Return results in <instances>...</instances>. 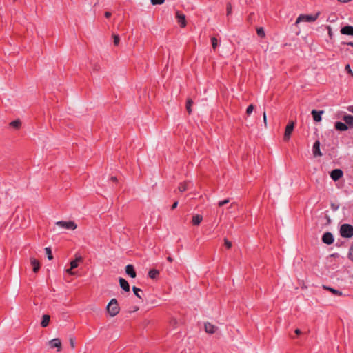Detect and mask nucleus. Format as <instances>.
Returning <instances> with one entry per match:
<instances>
[{"instance_id": "nucleus-3", "label": "nucleus", "mask_w": 353, "mask_h": 353, "mask_svg": "<svg viewBox=\"0 0 353 353\" xmlns=\"http://www.w3.org/2000/svg\"><path fill=\"white\" fill-rule=\"evenodd\" d=\"M320 15V12H317L315 14H300L296 20L295 23L298 24L301 21L305 22H314L315 21L319 16Z\"/></svg>"}, {"instance_id": "nucleus-6", "label": "nucleus", "mask_w": 353, "mask_h": 353, "mask_svg": "<svg viewBox=\"0 0 353 353\" xmlns=\"http://www.w3.org/2000/svg\"><path fill=\"white\" fill-rule=\"evenodd\" d=\"M175 17L177 20L178 23L181 28H184L186 26V19H185V15L181 12V11H176Z\"/></svg>"}, {"instance_id": "nucleus-43", "label": "nucleus", "mask_w": 353, "mask_h": 353, "mask_svg": "<svg viewBox=\"0 0 353 353\" xmlns=\"http://www.w3.org/2000/svg\"><path fill=\"white\" fill-rule=\"evenodd\" d=\"M263 121H264V123H265V125H266L267 117H266V113H265V112H263Z\"/></svg>"}, {"instance_id": "nucleus-22", "label": "nucleus", "mask_w": 353, "mask_h": 353, "mask_svg": "<svg viewBox=\"0 0 353 353\" xmlns=\"http://www.w3.org/2000/svg\"><path fill=\"white\" fill-rule=\"evenodd\" d=\"M50 316L48 314H43L41 322V326L42 327H46L50 323Z\"/></svg>"}, {"instance_id": "nucleus-4", "label": "nucleus", "mask_w": 353, "mask_h": 353, "mask_svg": "<svg viewBox=\"0 0 353 353\" xmlns=\"http://www.w3.org/2000/svg\"><path fill=\"white\" fill-rule=\"evenodd\" d=\"M56 225L62 228L71 230H75L77 227V225L73 221H59L56 223Z\"/></svg>"}, {"instance_id": "nucleus-14", "label": "nucleus", "mask_w": 353, "mask_h": 353, "mask_svg": "<svg viewBox=\"0 0 353 353\" xmlns=\"http://www.w3.org/2000/svg\"><path fill=\"white\" fill-rule=\"evenodd\" d=\"M205 330L206 332L210 334H214L217 330L218 327L210 323H205L204 325Z\"/></svg>"}, {"instance_id": "nucleus-39", "label": "nucleus", "mask_w": 353, "mask_h": 353, "mask_svg": "<svg viewBox=\"0 0 353 353\" xmlns=\"http://www.w3.org/2000/svg\"><path fill=\"white\" fill-rule=\"evenodd\" d=\"M345 70L347 71V72L350 74H351L352 77H353V72L352 70H351L350 68V66L349 64H347L345 68Z\"/></svg>"}, {"instance_id": "nucleus-36", "label": "nucleus", "mask_w": 353, "mask_h": 353, "mask_svg": "<svg viewBox=\"0 0 353 353\" xmlns=\"http://www.w3.org/2000/svg\"><path fill=\"white\" fill-rule=\"evenodd\" d=\"M253 110L254 105L252 104L249 105L246 109V114L249 116L253 112Z\"/></svg>"}, {"instance_id": "nucleus-2", "label": "nucleus", "mask_w": 353, "mask_h": 353, "mask_svg": "<svg viewBox=\"0 0 353 353\" xmlns=\"http://www.w3.org/2000/svg\"><path fill=\"white\" fill-rule=\"evenodd\" d=\"M340 234L344 238L353 236V226L348 223L343 224L340 228Z\"/></svg>"}, {"instance_id": "nucleus-38", "label": "nucleus", "mask_w": 353, "mask_h": 353, "mask_svg": "<svg viewBox=\"0 0 353 353\" xmlns=\"http://www.w3.org/2000/svg\"><path fill=\"white\" fill-rule=\"evenodd\" d=\"M224 244H225V245L226 246V248H227L228 249H230V248H231V247H232V243H231V241H229V240H228L227 239H224Z\"/></svg>"}, {"instance_id": "nucleus-52", "label": "nucleus", "mask_w": 353, "mask_h": 353, "mask_svg": "<svg viewBox=\"0 0 353 353\" xmlns=\"http://www.w3.org/2000/svg\"><path fill=\"white\" fill-rule=\"evenodd\" d=\"M337 208H338V207H336V206H334V207L332 208V209H333L334 210H337Z\"/></svg>"}, {"instance_id": "nucleus-53", "label": "nucleus", "mask_w": 353, "mask_h": 353, "mask_svg": "<svg viewBox=\"0 0 353 353\" xmlns=\"http://www.w3.org/2000/svg\"><path fill=\"white\" fill-rule=\"evenodd\" d=\"M329 34H332V32H331V29H330V28H329Z\"/></svg>"}, {"instance_id": "nucleus-37", "label": "nucleus", "mask_w": 353, "mask_h": 353, "mask_svg": "<svg viewBox=\"0 0 353 353\" xmlns=\"http://www.w3.org/2000/svg\"><path fill=\"white\" fill-rule=\"evenodd\" d=\"M229 202H230V199H224V200H223V201H219V203H218V205H219V207H222V206H223L224 205L228 204Z\"/></svg>"}, {"instance_id": "nucleus-17", "label": "nucleus", "mask_w": 353, "mask_h": 353, "mask_svg": "<svg viewBox=\"0 0 353 353\" xmlns=\"http://www.w3.org/2000/svg\"><path fill=\"white\" fill-rule=\"evenodd\" d=\"M343 121H345V124L350 127L353 128V116L350 114L345 115L343 118Z\"/></svg>"}, {"instance_id": "nucleus-27", "label": "nucleus", "mask_w": 353, "mask_h": 353, "mask_svg": "<svg viewBox=\"0 0 353 353\" xmlns=\"http://www.w3.org/2000/svg\"><path fill=\"white\" fill-rule=\"evenodd\" d=\"M132 291L137 297H138L140 299H142L141 296L140 294V292H142V290L140 288H139L136 286H133Z\"/></svg>"}, {"instance_id": "nucleus-45", "label": "nucleus", "mask_w": 353, "mask_h": 353, "mask_svg": "<svg viewBox=\"0 0 353 353\" xmlns=\"http://www.w3.org/2000/svg\"><path fill=\"white\" fill-rule=\"evenodd\" d=\"M340 3H345L351 1L352 0H338Z\"/></svg>"}, {"instance_id": "nucleus-12", "label": "nucleus", "mask_w": 353, "mask_h": 353, "mask_svg": "<svg viewBox=\"0 0 353 353\" xmlns=\"http://www.w3.org/2000/svg\"><path fill=\"white\" fill-rule=\"evenodd\" d=\"M340 32L342 34L353 36V26H345L341 29Z\"/></svg>"}, {"instance_id": "nucleus-47", "label": "nucleus", "mask_w": 353, "mask_h": 353, "mask_svg": "<svg viewBox=\"0 0 353 353\" xmlns=\"http://www.w3.org/2000/svg\"><path fill=\"white\" fill-rule=\"evenodd\" d=\"M294 332H295L296 334H297V335H299L301 333V331L300 329H296Z\"/></svg>"}, {"instance_id": "nucleus-34", "label": "nucleus", "mask_w": 353, "mask_h": 353, "mask_svg": "<svg viewBox=\"0 0 353 353\" xmlns=\"http://www.w3.org/2000/svg\"><path fill=\"white\" fill-rule=\"evenodd\" d=\"M152 5H161L165 2V0H150Z\"/></svg>"}, {"instance_id": "nucleus-18", "label": "nucleus", "mask_w": 353, "mask_h": 353, "mask_svg": "<svg viewBox=\"0 0 353 353\" xmlns=\"http://www.w3.org/2000/svg\"><path fill=\"white\" fill-rule=\"evenodd\" d=\"M203 221V216L201 214H194L192 216V223L193 225H199Z\"/></svg>"}, {"instance_id": "nucleus-28", "label": "nucleus", "mask_w": 353, "mask_h": 353, "mask_svg": "<svg viewBox=\"0 0 353 353\" xmlns=\"http://www.w3.org/2000/svg\"><path fill=\"white\" fill-rule=\"evenodd\" d=\"M46 254L49 260H52L53 259V256L52 254V250L50 248L47 247L45 248Z\"/></svg>"}, {"instance_id": "nucleus-42", "label": "nucleus", "mask_w": 353, "mask_h": 353, "mask_svg": "<svg viewBox=\"0 0 353 353\" xmlns=\"http://www.w3.org/2000/svg\"><path fill=\"white\" fill-rule=\"evenodd\" d=\"M177 205H178V201H175V202L172 204V205L171 206V209H172V210L175 209V208L177 207Z\"/></svg>"}, {"instance_id": "nucleus-54", "label": "nucleus", "mask_w": 353, "mask_h": 353, "mask_svg": "<svg viewBox=\"0 0 353 353\" xmlns=\"http://www.w3.org/2000/svg\"><path fill=\"white\" fill-rule=\"evenodd\" d=\"M17 0H13V1H16Z\"/></svg>"}, {"instance_id": "nucleus-31", "label": "nucleus", "mask_w": 353, "mask_h": 353, "mask_svg": "<svg viewBox=\"0 0 353 353\" xmlns=\"http://www.w3.org/2000/svg\"><path fill=\"white\" fill-rule=\"evenodd\" d=\"M211 41H212V48L214 50H215L216 48V47L218 46V40L216 37H213L211 38Z\"/></svg>"}, {"instance_id": "nucleus-23", "label": "nucleus", "mask_w": 353, "mask_h": 353, "mask_svg": "<svg viewBox=\"0 0 353 353\" xmlns=\"http://www.w3.org/2000/svg\"><path fill=\"white\" fill-rule=\"evenodd\" d=\"M190 182L189 181H184L183 183H181L178 187V190L181 192H183L189 189V185Z\"/></svg>"}, {"instance_id": "nucleus-25", "label": "nucleus", "mask_w": 353, "mask_h": 353, "mask_svg": "<svg viewBox=\"0 0 353 353\" xmlns=\"http://www.w3.org/2000/svg\"><path fill=\"white\" fill-rule=\"evenodd\" d=\"M21 125V122L19 119L12 121V122L10 123V126H11L17 130L19 129Z\"/></svg>"}, {"instance_id": "nucleus-5", "label": "nucleus", "mask_w": 353, "mask_h": 353, "mask_svg": "<svg viewBox=\"0 0 353 353\" xmlns=\"http://www.w3.org/2000/svg\"><path fill=\"white\" fill-rule=\"evenodd\" d=\"M294 128V122L290 121L285 127V133L283 136V140L287 141L290 139V136L293 132Z\"/></svg>"}, {"instance_id": "nucleus-15", "label": "nucleus", "mask_w": 353, "mask_h": 353, "mask_svg": "<svg viewBox=\"0 0 353 353\" xmlns=\"http://www.w3.org/2000/svg\"><path fill=\"white\" fill-rule=\"evenodd\" d=\"M83 261V258L81 255L75 254V259L70 262L71 269H74L78 267L79 263Z\"/></svg>"}, {"instance_id": "nucleus-16", "label": "nucleus", "mask_w": 353, "mask_h": 353, "mask_svg": "<svg viewBox=\"0 0 353 353\" xmlns=\"http://www.w3.org/2000/svg\"><path fill=\"white\" fill-rule=\"evenodd\" d=\"M120 287L125 292H130V285L128 282L123 278L120 277L119 279Z\"/></svg>"}, {"instance_id": "nucleus-35", "label": "nucleus", "mask_w": 353, "mask_h": 353, "mask_svg": "<svg viewBox=\"0 0 353 353\" xmlns=\"http://www.w3.org/2000/svg\"><path fill=\"white\" fill-rule=\"evenodd\" d=\"M69 341H70V345L72 349H74L75 348V338L73 336H70L69 339Z\"/></svg>"}, {"instance_id": "nucleus-40", "label": "nucleus", "mask_w": 353, "mask_h": 353, "mask_svg": "<svg viewBox=\"0 0 353 353\" xmlns=\"http://www.w3.org/2000/svg\"><path fill=\"white\" fill-rule=\"evenodd\" d=\"M92 69H93L94 71H99V69H100V66L98 64L94 63L93 65Z\"/></svg>"}, {"instance_id": "nucleus-48", "label": "nucleus", "mask_w": 353, "mask_h": 353, "mask_svg": "<svg viewBox=\"0 0 353 353\" xmlns=\"http://www.w3.org/2000/svg\"><path fill=\"white\" fill-rule=\"evenodd\" d=\"M110 180H111V181H112L113 182H116V181H117V177H116V176H112V177L110 178Z\"/></svg>"}, {"instance_id": "nucleus-20", "label": "nucleus", "mask_w": 353, "mask_h": 353, "mask_svg": "<svg viewBox=\"0 0 353 353\" xmlns=\"http://www.w3.org/2000/svg\"><path fill=\"white\" fill-rule=\"evenodd\" d=\"M334 127L336 130L339 131H346L348 129V126L345 124V123H344L340 121L336 122Z\"/></svg>"}, {"instance_id": "nucleus-32", "label": "nucleus", "mask_w": 353, "mask_h": 353, "mask_svg": "<svg viewBox=\"0 0 353 353\" xmlns=\"http://www.w3.org/2000/svg\"><path fill=\"white\" fill-rule=\"evenodd\" d=\"M348 259L353 261V244L350 246L347 254Z\"/></svg>"}, {"instance_id": "nucleus-21", "label": "nucleus", "mask_w": 353, "mask_h": 353, "mask_svg": "<svg viewBox=\"0 0 353 353\" xmlns=\"http://www.w3.org/2000/svg\"><path fill=\"white\" fill-rule=\"evenodd\" d=\"M323 289L330 291V292H332L334 295L343 296V292L341 291H339V290H336V289H334L333 288H331V287H329V286H326V285H323Z\"/></svg>"}, {"instance_id": "nucleus-11", "label": "nucleus", "mask_w": 353, "mask_h": 353, "mask_svg": "<svg viewBox=\"0 0 353 353\" xmlns=\"http://www.w3.org/2000/svg\"><path fill=\"white\" fill-rule=\"evenodd\" d=\"M125 272L130 276L131 278H135L137 276L136 271L134 270V265L132 264H128L125 267Z\"/></svg>"}, {"instance_id": "nucleus-10", "label": "nucleus", "mask_w": 353, "mask_h": 353, "mask_svg": "<svg viewBox=\"0 0 353 353\" xmlns=\"http://www.w3.org/2000/svg\"><path fill=\"white\" fill-rule=\"evenodd\" d=\"M312 151L314 157H321L323 155L320 150V141L319 140L314 143Z\"/></svg>"}, {"instance_id": "nucleus-1", "label": "nucleus", "mask_w": 353, "mask_h": 353, "mask_svg": "<svg viewBox=\"0 0 353 353\" xmlns=\"http://www.w3.org/2000/svg\"><path fill=\"white\" fill-rule=\"evenodd\" d=\"M106 309L110 316L114 317L117 315L120 311L117 300L116 299H111L108 304Z\"/></svg>"}, {"instance_id": "nucleus-24", "label": "nucleus", "mask_w": 353, "mask_h": 353, "mask_svg": "<svg viewBox=\"0 0 353 353\" xmlns=\"http://www.w3.org/2000/svg\"><path fill=\"white\" fill-rule=\"evenodd\" d=\"M159 274V271L156 269H152L148 272V276L152 279H156Z\"/></svg>"}, {"instance_id": "nucleus-26", "label": "nucleus", "mask_w": 353, "mask_h": 353, "mask_svg": "<svg viewBox=\"0 0 353 353\" xmlns=\"http://www.w3.org/2000/svg\"><path fill=\"white\" fill-rule=\"evenodd\" d=\"M192 104H193V101L191 99H188V100L186 101V110L189 114H192V110L191 107H192Z\"/></svg>"}, {"instance_id": "nucleus-7", "label": "nucleus", "mask_w": 353, "mask_h": 353, "mask_svg": "<svg viewBox=\"0 0 353 353\" xmlns=\"http://www.w3.org/2000/svg\"><path fill=\"white\" fill-rule=\"evenodd\" d=\"M334 238L333 234L330 232H327L324 233L322 236V241L326 244V245H331L334 243Z\"/></svg>"}, {"instance_id": "nucleus-46", "label": "nucleus", "mask_w": 353, "mask_h": 353, "mask_svg": "<svg viewBox=\"0 0 353 353\" xmlns=\"http://www.w3.org/2000/svg\"><path fill=\"white\" fill-rule=\"evenodd\" d=\"M347 110L352 113H353V105L349 106L347 108Z\"/></svg>"}, {"instance_id": "nucleus-49", "label": "nucleus", "mask_w": 353, "mask_h": 353, "mask_svg": "<svg viewBox=\"0 0 353 353\" xmlns=\"http://www.w3.org/2000/svg\"><path fill=\"white\" fill-rule=\"evenodd\" d=\"M345 44H347V46H350L353 47V42H351V41L350 42H347Z\"/></svg>"}, {"instance_id": "nucleus-8", "label": "nucleus", "mask_w": 353, "mask_h": 353, "mask_svg": "<svg viewBox=\"0 0 353 353\" xmlns=\"http://www.w3.org/2000/svg\"><path fill=\"white\" fill-rule=\"evenodd\" d=\"M343 176V172L341 169H334L330 172V177L334 181H338Z\"/></svg>"}, {"instance_id": "nucleus-9", "label": "nucleus", "mask_w": 353, "mask_h": 353, "mask_svg": "<svg viewBox=\"0 0 353 353\" xmlns=\"http://www.w3.org/2000/svg\"><path fill=\"white\" fill-rule=\"evenodd\" d=\"M50 348H57V351H60L61 347V340L58 338L53 339L49 341Z\"/></svg>"}, {"instance_id": "nucleus-51", "label": "nucleus", "mask_w": 353, "mask_h": 353, "mask_svg": "<svg viewBox=\"0 0 353 353\" xmlns=\"http://www.w3.org/2000/svg\"><path fill=\"white\" fill-rule=\"evenodd\" d=\"M337 208H338V207H336V206H334V207L332 208V209H333L334 210H337Z\"/></svg>"}, {"instance_id": "nucleus-33", "label": "nucleus", "mask_w": 353, "mask_h": 353, "mask_svg": "<svg viewBox=\"0 0 353 353\" xmlns=\"http://www.w3.org/2000/svg\"><path fill=\"white\" fill-rule=\"evenodd\" d=\"M113 37V39H114V44L115 46H118L119 44V42H120V37L118 34H113L112 35Z\"/></svg>"}, {"instance_id": "nucleus-19", "label": "nucleus", "mask_w": 353, "mask_h": 353, "mask_svg": "<svg viewBox=\"0 0 353 353\" xmlns=\"http://www.w3.org/2000/svg\"><path fill=\"white\" fill-rule=\"evenodd\" d=\"M30 263H31V265H32L33 267V272L37 273L39 269H40V263L38 260L34 259V258H31L30 259Z\"/></svg>"}, {"instance_id": "nucleus-50", "label": "nucleus", "mask_w": 353, "mask_h": 353, "mask_svg": "<svg viewBox=\"0 0 353 353\" xmlns=\"http://www.w3.org/2000/svg\"><path fill=\"white\" fill-rule=\"evenodd\" d=\"M167 260H168V261H170V262H172V261H173V259H172V258L171 256H168V257L167 258Z\"/></svg>"}, {"instance_id": "nucleus-13", "label": "nucleus", "mask_w": 353, "mask_h": 353, "mask_svg": "<svg viewBox=\"0 0 353 353\" xmlns=\"http://www.w3.org/2000/svg\"><path fill=\"white\" fill-rule=\"evenodd\" d=\"M323 112H324L323 110L318 111L316 110H312L311 114L313 117L314 121L316 122L321 121L322 119L321 115L323 114Z\"/></svg>"}, {"instance_id": "nucleus-29", "label": "nucleus", "mask_w": 353, "mask_h": 353, "mask_svg": "<svg viewBox=\"0 0 353 353\" xmlns=\"http://www.w3.org/2000/svg\"><path fill=\"white\" fill-rule=\"evenodd\" d=\"M232 4L230 2H228L226 5V14L229 16L232 14Z\"/></svg>"}, {"instance_id": "nucleus-41", "label": "nucleus", "mask_w": 353, "mask_h": 353, "mask_svg": "<svg viewBox=\"0 0 353 353\" xmlns=\"http://www.w3.org/2000/svg\"><path fill=\"white\" fill-rule=\"evenodd\" d=\"M73 269L69 268L66 270L67 273H68L70 275H74L75 272L72 271Z\"/></svg>"}, {"instance_id": "nucleus-30", "label": "nucleus", "mask_w": 353, "mask_h": 353, "mask_svg": "<svg viewBox=\"0 0 353 353\" xmlns=\"http://www.w3.org/2000/svg\"><path fill=\"white\" fill-rule=\"evenodd\" d=\"M256 32H257L258 36L261 38H263L265 36L264 30L262 27L257 28Z\"/></svg>"}, {"instance_id": "nucleus-44", "label": "nucleus", "mask_w": 353, "mask_h": 353, "mask_svg": "<svg viewBox=\"0 0 353 353\" xmlns=\"http://www.w3.org/2000/svg\"><path fill=\"white\" fill-rule=\"evenodd\" d=\"M105 17L106 18H110L112 15L111 12H105V14H104Z\"/></svg>"}]
</instances>
